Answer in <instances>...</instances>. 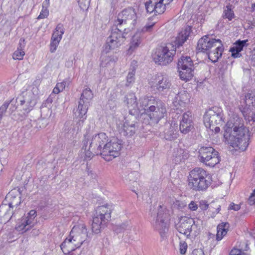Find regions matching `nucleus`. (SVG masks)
<instances>
[{
    "instance_id": "nucleus-10",
    "label": "nucleus",
    "mask_w": 255,
    "mask_h": 255,
    "mask_svg": "<svg viewBox=\"0 0 255 255\" xmlns=\"http://www.w3.org/2000/svg\"><path fill=\"white\" fill-rule=\"evenodd\" d=\"M200 161L207 166L214 167L219 163V153L211 146H202L199 150Z\"/></svg>"
},
{
    "instance_id": "nucleus-16",
    "label": "nucleus",
    "mask_w": 255,
    "mask_h": 255,
    "mask_svg": "<svg viewBox=\"0 0 255 255\" xmlns=\"http://www.w3.org/2000/svg\"><path fill=\"white\" fill-rule=\"evenodd\" d=\"M37 91V88L33 87L31 90H26L22 92V100L20 102L21 105L26 104L27 108L25 109L28 113L36 104V95L34 94Z\"/></svg>"
},
{
    "instance_id": "nucleus-45",
    "label": "nucleus",
    "mask_w": 255,
    "mask_h": 255,
    "mask_svg": "<svg viewBox=\"0 0 255 255\" xmlns=\"http://www.w3.org/2000/svg\"><path fill=\"white\" fill-rule=\"evenodd\" d=\"M82 229H81V238L84 239V240L81 242V246L83 244L86 240V238L88 237L87 229L85 228V226L84 225H81Z\"/></svg>"
},
{
    "instance_id": "nucleus-51",
    "label": "nucleus",
    "mask_w": 255,
    "mask_h": 255,
    "mask_svg": "<svg viewBox=\"0 0 255 255\" xmlns=\"http://www.w3.org/2000/svg\"><path fill=\"white\" fill-rule=\"evenodd\" d=\"M209 207V205L207 203V202L205 200H201L199 202V208L202 210H206Z\"/></svg>"
},
{
    "instance_id": "nucleus-26",
    "label": "nucleus",
    "mask_w": 255,
    "mask_h": 255,
    "mask_svg": "<svg viewBox=\"0 0 255 255\" xmlns=\"http://www.w3.org/2000/svg\"><path fill=\"white\" fill-rule=\"evenodd\" d=\"M25 46V39L23 38H21L19 39L17 50H15L13 53L12 58L13 59L18 60L23 59V56L25 55V52L24 51Z\"/></svg>"
},
{
    "instance_id": "nucleus-19",
    "label": "nucleus",
    "mask_w": 255,
    "mask_h": 255,
    "mask_svg": "<svg viewBox=\"0 0 255 255\" xmlns=\"http://www.w3.org/2000/svg\"><path fill=\"white\" fill-rule=\"evenodd\" d=\"M93 97V94L92 91L89 88H86L83 90L82 93L81 94V100H82L84 105L81 108V119H86V116H85L87 112L90 101Z\"/></svg>"
},
{
    "instance_id": "nucleus-36",
    "label": "nucleus",
    "mask_w": 255,
    "mask_h": 255,
    "mask_svg": "<svg viewBox=\"0 0 255 255\" xmlns=\"http://www.w3.org/2000/svg\"><path fill=\"white\" fill-rule=\"evenodd\" d=\"M165 126L168 128H169L168 130H166L164 131L165 138L167 140H172L177 138V136L176 130H174L169 123H166Z\"/></svg>"
},
{
    "instance_id": "nucleus-18",
    "label": "nucleus",
    "mask_w": 255,
    "mask_h": 255,
    "mask_svg": "<svg viewBox=\"0 0 255 255\" xmlns=\"http://www.w3.org/2000/svg\"><path fill=\"white\" fill-rule=\"evenodd\" d=\"M194 128V125L192 121L191 112L184 113L182 116L180 121L179 129L180 131L184 134H186Z\"/></svg>"
},
{
    "instance_id": "nucleus-34",
    "label": "nucleus",
    "mask_w": 255,
    "mask_h": 255,
    "mask_svg": "<svg viewBox=\"0 0 255 255\" xmlns=\"http://www.w3.org/2000/svg\"><path fill=\"white\" fill-rule=\"evenodd\" d=\"M73 238H70V239H66L65 240V241L61 244L60 247L61 250L63 251L64 253L65 254L66 253H71V255H75L74 252L76 251L75 249H71V250H65L66 248H70L72 246V241Z\"/></svg>"
},
{
    "instance_id": "nucleus-57",
    "label": "nucleus",
    "mask_w": 255,
    "mask_h": 255,
    "mask_svg": "<svg viewBox=\"0 0 255 255\" xmlns=\"http://www.w3.org/2000/svg\"><path fill=\"white\" fill-rule=\"evenodd\" d=\"M214 130H215V132L218 133L220 131V128L219 127H216L214 128Z\"/></svg>"
},
{
    "instance_id": "nucleus-8",
    "label": "nucleus",
    "mask_w": 255,
    "mask_h": 255,
    "mask_svg": "<svg viewBox=\"0 0 255 255\" xmlns=\"http://www.w3.org/2000/svg\"><path fill=\"white\" fill-rule=\"evenodd\" d=\"M152 225L154 229L158 232L162 240L166 238L169 226V219L161 205L158 206L156 218L153 220Z\"/></svg>"
},
{
    "instance_id": "nucleus-2",
    "label": "nucleus",
    "mask_w": 255,
    "mask_h": 255,
    "mask_svg": "<svg viewBox=\"0 0 255 255\" xmlns=\"http://www.w3.org/2000/svg\"><path fill=\"white\" fill-rule=\"evenodd\" d=\"M108 141V136L105 133L101 132L93 136L91 139L90 135L87 133L84 135L82 141V147L81 152L84 154V161H86V164H82L83 168H85V172L88 176L93 177L91 163L88 162L95 154L98 155L103 152V146Z\"/></svg>"
},
{
    "instance_id": "nucleus-40",
    "label": "nucleus",
    "mask_w": 255,
    "mask_h": 255,
    "mask_svg": "<svg viewBox=\"0 0 255 255\" xmlns=\"http://www.w3.org/2000/svg\"><path fill=\"white\" fill-rule=\"evenodd\" d=\"M223 16L224 18H228L231 20L234 17V13L232 10V5H227L224 9Z\"/></svg>"
},
{
    "instance_id": "nucleus-6",
    "label": "nucleus",
    "mask_w": 255,
    "mask_h": 255,
    "mask_svg": "<svg viewBox=\"0 0 255 255\" xmlns=\"http://www.w3.org/2000/svg\"><path fill=\"white\" fill-rule=\"evenodd\" d=\"M128 30L126 26L120 27V26H117L114 22L111 28V34L107 38L104 47L103 52L107 53L110 50L120 47L126 39Z\"/></svg>"
},
{
    "instance_id": "nucleus-32",
    "label": "nucleus",
    "mask_w": 255,
    "mask_h": 255,
    "mask_svg": "<svg viewBox=\"0 0 255 255\" xmlns=\"http://www.w3.org/2000/svg\"><path fill=\"white\" fill-rule=\"evenodd\" d=\"M178 68L194 67L193 61L189 56H182L177 63Z\"/></svg>"
},
{
    "instance_id": "nucleus-41",
    "label": "nucleus",
    "mask_w": 255,
    "mask_h": 255,
    "mask_svg": "<svg viewBox=\"0 0 255 255\" xmlns=\"http://www.w3.org/2000/svg\"><path fill=\"white\" fill-rule=\"evenodd\" d=\"M155 0H148V1L145 2V7L147 12L150 13L154 12V14L156 15L155 9Z\"/></svg>"
},
{
    "instance_id": "nucleus-5",
    "label": "nucleus",
    "mask_w": 255,
    "mask_h": 255,
    "mask_svg": "<svg viewBox=\"0 0 255 255\" xmlns=\"http://www.w3.org/2000/svg\"><path fill=\"white\" fill-rule=\"evenodd\" d=\"M113 206L109 204L98 206L95 210L92 224V231L98 234L110 221Z\"/></svg>"
},
{
    "instance_id": "nucleus-59",
    "label": "nucleus",
    "mask_w": 255,
    "mask_h": 255,
    "mask_svg": "<svg viewBox=\"0 0 255 255\" xmlns=\"http://www.w3.org/2000/svg\"><path fill=\"white\" fill-rule=\"evenodd\" d=\"M251 59L253 61L255 62V52L254 54H252Z\"/></svg>"
},
{
    "instance_id": "nucleus-7",
    "label": "nucleus",
    "mask_w": 255,
    "mask_h": 255,
    "mask_svg": "<svg viewBox=\"0 0 255 255\" xmlns=\"http://www.w3.org/2000/svg\"><path fill=\"white\" fill-rule=\"evenodd\" d=\"M241 105L239 106V109L242 113L247 123L251 126H255V111L251 109L249 104L252 103L253 106L255 107V96L252 93H247L244 98L243 103L241 102Z\"/></svg>"
},
{
    "instance_id": "nucleus-27",
    "label": "nucleus",
    "mask_w": 255,
    "mask_h": 255,
    "mask_svg": "<svg viewBox=\"0 0 255 255\" xmlns=\"http://www.w3.org/2000/svg\"><path fill=\"white\" fill-rule=\"evenodd\" d=\"M126 100L124 102L126 103L128 107L130 108V110H133L138 112L139 108L138 102L137 101V99L133 93H129L125 97Z\"/></svg>"
},
{
    "instance_id": "nucleus-60",
    "label": "nucleus",
    "mask_w": 255,
    "mask_h": 255,
    "mask_svg": "<svg viewBox=\"0 0 255 255\" xmlns=\"http://www.w3.org/2000/svg\"><path fill=\"white\" fill-rule=\"evenodd\" d=\"M220 206L219 205V207L216 209L217 212L218 213L220 211Z\"/></svg>"
},
{
    "instance_id": "nucleus-4",
    "label": "nucleus",
    "mask_w": 255,
    "mask_h": 255,
    "mask_svg": "<svg viewBox=\"0 0 255 255\" xmlns=\"http://www.w3.org/2000/svg\"><path fill=\"white\" fill-rule=\"evenodd\" d=\"M188 185L190 189L196 192H205L212 183L211 175L207 171L200 167L191 170L188 177Z\"/></svg>"
},
{
    "instance_id": "nucleus-3",
    "label": "nucleus",
    "mask_w": 255,
    "mask_h": 255,
    "mask_svg": "<svg viewBox=\"0 0 255 255\" xmlns=\"http://www.w3.org/2000/svg\"><path fill=\"white\" fill-rule=\"evenodd\" d=\"M191 31V27L187 26L178 34L172 43H168L164 47L157 48L153 57L155 62L161 65H166L171 63L176 48L181 46L187 40Z\"/></svg>"
},
{
    "instance_id": "nucleus-58",
    "label": "nucleus",
    "mask_w": 255,
    "mask_h": 255,
    "mask_svg": "<svg viewBox=\"0 0 255 255\" xmlns=\"http://www.w3.org/2000/svg\"><path fill=\"white\" fill-rule=\"evenodd\" d=\"M165 3V4H167L168 5L173 0H162Z\"/></svg>"
},
{
    "instance_id": "nucleus-29",
    "label": "nucleus",
    "mask_w": 255,
    "mask_h": 255,
    "mask_svg": "<svg viewBox=\"0 0 255 255\" xmlns=\"http://www.w3.org/2000/svg\"><path fill=\"white\" fill-rule=\"evenodd\" d=\"M190 98L189 94L186 91L182 90L176 95L175 97L176 101L175 102H178V104L181 107H184L186 104L189 101Z\"/></svg>"
},
{
    "instance_id": "nucleus-11",
    "label": "nucleus",
    "mask_w": 255,
    "mask_h": 255,
    "mask_svg": "<svg viewBox=\"0 0 255 255\" xmlns=\"http://www.w3.org/2000/svg\"><path fill=\"white\" fill-rule=\"evenodd\" d=\"M121 148V141L117 138H113L103 146L101 156L106 161H111L120 155Z\"/></svg>"
},
{
    "instance_id": "nucleus-30",
    "label": "nucleus",
    "mask_w": 255,
    "mask_h": 255,
    "mask_svg": "<svg viewBox=\"0 0 255 255\" xmlns=\"http://www.w3.org/2000/svg\"><path fill=\"white\" fill-rule=\"evenodd\" d=\"M181 79L187 81L193 76L194 67L178 68Z\"/></svg>"
},
{
    "instance_id": "nucleus-25",
    "label": "nucleus",
    "mask_w": 255,
    "mask_h": 255,
    "mask_svg": "<svg viewBox=\"0 0 255 255\" xmlns=\"http://www.w3.org/2000/svg\"><path fill=\"white\" fill-rule=\"evenodd\" d=\"M223 51L224 47L222 42L218 44V45L215 47V50H211L207 53L209 59L213 63L216 62L222 56Z\"/></svg>"
},
{
    "instance_id": "nucleus-20",
    "label": "nucleus",
    "mask_w": 255,
    "mask_h": 255,
    "mask_svg": "<svg viewBox=\"0 0 255 255\" xmlns=\"http://www.w3.org/2000/svg\"><path fill=\"white\" fill-rule=\"evenodd\" d=\"M64 32V31L63 28L62 24L61 23L58 24L55 28V30L52 34L51 38L50 50L52 53L54 52L56 50V48L59 43V42L62 39V35L63 34Z\"/></svg>"
},
{
    "instance_id": "nucleus-31",
    "label": "nucleus",
    "mask_w": 255,
    "mask_h": 255,
    "mask_svg": "<svg viewBox=\"0 0 255 255\" xmlns=\"http://www.w3.org/2000/svg\"><path fill=\"white\" fill-rule=\"evenodd\" d=\"M229 227L228 223H222L219 224L217 228L216 240L218 241H221L227 234Z\"/></svg>"
},
{
    "instance_id": "nucleus-64",
    "label": "nucleus",
    "mask_w": 255,
    "mask_h": 255,
    "mask_svg": "<svg viewBox=\"0 0 255 255\" xmlns=\"http://www.w3.org/2000/svg\"><path fill=\"white\" fill-rule=\"evenodd\" d=\"M255 7V3L253 5V6H252V7H253V8H254V7Z\"/></svg>"
},
{
    "instance_id": "nucleus-63",
    "label": "nucleus",
    "mask_w": 255,
    "mask_h": 255,
    "mask_svg": "<svg viewBox=\"0 0 255 255\" xmlns=\"http://www.w3.org/2000/svg\"><path fill=\"white\" fill-rule=\"evenodd\" d=\"M43 121V120H38V122H39V123H40L41 122H42Z\"/></svg>"
},
{
    "instance_id": "nucleus-49",
    "label": "nucleus",
    "mask_w": 255,
    "mask_h": 255,
    "mask_svg": "<svg viewBox=\"0 0 255 255\" xmlns=\"http://www.w3.org/2000/svg\"><path fill=\"white\" fill-rule=\"evenodd\" d=\"M116 95V94L115 93H113V94L112 95V96L113 97L108 101V105H109V106L111 109H114V108L116 106V104L115 103V100L116 95Z\"/></svg>"
},
{
    "instance_id": "nucleus-14",
    "label": "nucleus",
    "mask_w": 255,
    "mask_h": 255,
    "mask_svg": "<svg viewBox=\"0 0 255 255\" xmlns=\"http://www.w3.org/2000/svg\"><path fill=\"white\" fill-rule=\"evenodd\" d=\"M166 113L164 104L159 100H155L153 105L148 108L147 114L150 119L154 120L157 123L163 118Z\"/></svg>"
},
{
    "instance_id": "nucleus-24",
    "label": "nucleus",
    "mask_w": 255,
    "mask_h": 255,
    "mask_svg": "<svg viewBox=\"0 0 255 255\" xmlns=\"http://www.w3.org/2000/svg\"><path fill=\"white\" fill-rule=\"evenodd\" d=\"M156 100L153 97L144 96L141 97L138 101L139 110L137 112H140L142 111L147 114L148 108L150 106L153 105Z\"/></svg>"
},
{
    "instance_id": "nucleus-37",
    "label": "nucleus",
    "mask_w": 255,
    "mask_h": 255,
    "mask_svg": "<svg viewBox=\"0 0 255 255\" xmlns=\"http://www.w3.org/2000/svg\"><path fill=\"white\" fill-rule=\"evenodd\" d=\"M167 5L168 4H165L164 2L162 0H159V1L155 0V9L156 15L163 13L165 10Z\"/></svg>"
},
{
    "instance_id": "nucleus-21",
    "label": "nucleus",
    "mask_w": 255,
    "mask_h": 255,
    "mask_svg": "<svg viewBox=\"0 0 255 255\" xmlns=\"http://www.w3.org/2000/svg\"><path fill=\"white\" fill-rule=\"evenodd\" d=\"M20 189L11 190L6 196L5 201L7 202L9 208L18 206L21 203Z\"/></svg>"
},
{
    "instance_id": "nucleus-47",
    "label": "nucleus",
    "mask_w": 255,
    "mask_h": 255,
    "mask_svg": "<svg viewBox=\"0 0 255 255\" xmlns=\"http://www.w3.org/2000/svg\"><path fill=\"white\" fill-rule=\"evenodd\" d=\"M43 104L42 105V107L41 109V112L42 115H43L44 119L46 118L48 116L51 115V111L49 108H47L43 106Z\"/></svg>"
},
{
    "instance_id": "nucleus-61",
    "label": "nucleus",
    "mask_w": 255,
    "mask_h": 255,
    "mask_svg": "<svg viewBox=\"0 0 255 255\" xmlns=\"http://www.w3.org/2000/svg\"><path fill=\"white\" fill-rule=\"evenodd\" d=\"M51 102H52L51 99H48L46 100V102H47V103H49H49H51Z\"/></svg>"
},
{
    "instance_id": "nucleus-54",
    "label": "nucleus",
    "mask_w": 255,
    "mask_h": 255,
    "mask_svg": "<svg viewBox=\"0 0 255 255\" xmlns=\"http://www.w3.org/2000/svg\"><path fill=\"white\" fill-rule=\"evenodd\" d=\"M193 255H204V253L202 250L200 249L194 251Z\"/></svg>"
},
{
    "instance_id": "nucleus-22",
    "label": "nucleus",
    "mask_w": 255,
    "mask_h": 255,
    "mask_svg": "<svg viewBox=\"0 0 255 255\" xmlns=\"http://www.w3.org/2000/svg\"><path fill=\"white\" fill-rule=\"evenodd\" d=\"M137 123L126 120L124 123L120 133L124 136H130L133 135L137 128Z\"/></svg>"
},
{
    "instance_id": "nucleus-33",
    "label": "nucleus",
    "mask_w": 255,
    "mask_h": 255,
    "mask_svg": "<svg viewBox=\"0 0 255 255\" xmlns=\"http://www.w3.org/2000/svg\"><path fill=\"white\" fill-rule=\"evenodd\" d=\"M136 64L137 62L135 60H133L131 63L130 68L129 69L130 71H129L127 77L126 86H129L130 84L132 83L134 81V75L137 66Z\"/></svg>"
},
{
    "instance_id": "nucleus-62",
    "label": "nucleus",
    "mask_w": 255,
    "mask_h": 255,
    "mask_svg": "<svg viewBox=\"0 0 255 255\" xmlns=\"http://www.w3.org/2000/svg\"><path fill=\"white\" fill-rule=\"evenodd\" d=\"M246 250H247V249H249V247H248V244H246Z\"/></svg>"
},
{
    "instance_id": "nucleus-39",
    "label": "nucleus",
    "mask_w": 255,
    "mask_h": 255,
    "mask_svg": "<svg viewBox=\"0 0 255 255\" xmlns=\"http://www.w3.org/2000/svg\"><path fill=\"white\" fill-rule=\"evenodd\" d=\"M69 84L68 80H64L62 82L58 83L55 87L53 90V93L54 94H58L63 91L66 87L68 86Z\"/></svg>"
},
{
    "instance_id": "nucleus-13",
    "label": "nucleus",
    "mask_w": 255,
    "mask_h": 255,
    "mask_svg": "<svg viewBox=\"0 0 255 255\" xmlns=\"http://www.w3.org/2000/svg\"><path fill=\"white\" fill-rule=\"evenodd\" d=\"M137 15L135 10L132 7H128L120 12L117 19L115 21L117 26L120 27L125 26L126 24H130L133 26L136 23Z\"/></svg>"
},
{
    "instance_id": "nucleus-17",
    "label": "nucleus",
    "mask_w": 255,
    "mask_h": 255,
    "mask_svg": "<svg viewBox=\"0 0 255 255\" xmlns=\"http://www.w3.org/2000/svg\"><path fill=\"white\" fill-rule=\"evenodd\" d=\"M171 85V82L167 76L158 75L154 79L152 87L158 92H163L168 90Z\"/></svg>"
},
{
    "instance_id": "nucleus-44",
    "label": "nucleus",
    "mask_w": 255,
    "mask_h": 255,
    "mask_svg": "<svg viewBox=\"0 0 255 255\" xmlns=\"http://www.w3.org/2000/svg\"><path fill=\"white\" fill-rule=\"evenodd\" d=\"M10 102V101H5L0 107V120L2 119L3 114L6 112Z\"/></svg>"
},
{
    "instance_id": "nucleus-1",
    "label": "nucleus",
    "mask_w": 255,
    "mask_h": 255,
    "mask_svg": "<svg viewBox=\"0 0 255 255\" xmlns=\"http://www.w3.org/2000/svg\"><path fill=\"white\" fill-rule=\"evenodd\" d=\"M249 130L246 128L242 118L233 114L225 127L224 136L233 147L245 151L249 145Z\"/></svg>"
},
{
    "instance_id": "nucleus-50",
    "label": "nucleus",
    "mask_w": 255,
    "mask_h": 255,
    "mask_svg": "<svg viewBox=\"0 0 255 255\" xmlns=\"http://www.w3.org/2000/svg\"><path fill=\"white\" fill-rule=\"evenodd\" d=\"M230 255H247V254L240 249H234L231 251Z\"/></svg>"
},
{
    "instance_id": "nucleus-53",
    "label": "nucleus",
    "mask_w": 255,
    "mask_h": 255,
    "mask_svg": "<svg viewBox=\"0 0 255 255\" xmlns=\"http://www.w3.org/2000/svg\"><path fill=\"white\" fill-rule=\"evenodd\" d=\"M189 208L191 210L196 211L198 209V205L194 201H191L189 204Z\"/></svg>"
},
{
    "instance_id": "nucleus-55",
    "label": "nucleus",
    "mask_w": 255,
    "mask_h": 255,
    "mask_svg": "<svg viewBox=\"0 0 255 255\" xmlns=\"http://www.w3.org/2000/svg\"><path fill=\"white\" fill-rule=\"evenodd\" d=\"M49 1L50 0H45L42 3V7H43V8L48 7L50 4Z\"/></svg>"
},
{
    "instance_id": "nucleus-23",
    "label": "nucleus",
    "mask_w": 255,
    "mask_h": 255,
    "mask_svg": "<svg viewBox=\"0 0 255 255\" xmlns=\"http://www.w3.org/2000/svg\"><path fill=\"white\" fill-rule=\"evenodd\" d=\"M248 40H238L234 44V46L230 48V51L231 52L232 56L234 58H239L242 56L241 52L243 50L245 46H248Z\"/></svg>"
},
{
    "instance_id": "nucleus-9",
    "label": "nucleus",
    "mask_w": 255,
    "mask_h": 255,
    "mask_svg": "<svg viewBox=\"0 0 255 255\" xmlns=\"http://www.w3.org/2000/svg\"><path fill=\"white\" fill-rule=\"evenodd\" d=\"M176 229L180 233L184 235L187 238L195 237L198 234L197 226L191 218L181 217L176 225Z\"/></svg>"
},
{
    "instance_id": "nucleus-52",
    "label": "nucleus",
    "mask_w": 255,
    "mask_h": 255,
    "mask_svg": "<svg viewBox=\"0 0 255 255\" xmlns=\"http://www.w3.org/2000/svg\"><path fill=\"white\" fill-rule=\"evenodd\" d=\"M240 208H241V207H240V205L235 204L234 203H232L230 205V206L228 208V209L229 210H233L234 211H238L240 209Z\"/></svg>"
},
{
    "instance_id": "nucleus-48",
    "label": "nucleus",
    "mask_w": 255,
    "mask_h": 255,
    "mask_svg": "<svg viewBox=\"0 0 255 255\" xmlns=\"http://www.w3.org/2000/svg\"><path fill=\"white\" fill-rule=\"evenodd\" d=\"M49 14V10L47 9V7H42V9L40 13V14L38 16V19H42L47 17V16Z\"/></svg>"
},
{
    "instance_id": "nucleus-35",
    "label": "nucleus",
    "mask_w": 255,
    "mask_h": 255,
    "mask_svg": "<svg viewBox=\"0 0 255 255\" xmlns=\"http://www.w3.org/2000/svg\"><path fill=\"white\" fill-rule=\"evenodd\" d=\"M141 42V38L140 34L136 33L132 37L131 41L128 48L129 52H132L134 49L137 48Z\"/></svg>"
},
{
    "instance_id": "nucleus-56",
    "label": "nucleus",
    "mask_w": 255,
    "mask_h": 255,
    "mask_svg": "<svg viewBox=\"0 0 255 255\" xmlns=\"http://www.w3.org/2000/svg\"><path fill=\"white\" fill-rule=\"evenodd\" d=\"M80 107V101L78 102V108L76 110V111L75 112V110H73V112L74 113V114L75 115V116H80V110H79V108Z\"/></svg>"
},
{
    "instance_id": "nucleus-12",
    "label": "nucleus",
    "mask_w": 255,
    "mask_h": 255,
    "mask_svg": "<svg viewBox=\"0 0 255 255\" xmlns=\"http://www.w3.org/2000/svg\"><path fill=\"white\" fill-rule=\"evenodd\" d=\"M223 122L222 110L217 107L209 109L204 116V123L207 128H211L215 125H222Z\"/></svg>"
},
{
    "instance_id": "nucleus-46",
    "label": "nucleus",
    "mask_w": 255,
    "mask_h": 255,
    "mask_svg": "<svg viewBox=\"0 0 255 255\" xmlns=\"http://www.w3.org/2000/svg\"><path fill=\"white\" fill-rule=\"evenodd\" d=\"M187 244L185 242H180L179 244V251L182 255H184L187 249Z\"/></svg>"
},
{
    "instance_id": "nucleus-43",
    "label": "nucleus",
    "mask_w": 255,
    "mask_h": 255,
    "mask_svg": "<svg viewBox=\"0 0 255 255\" xmlns=\"http://www.w3.org/2000/svg\"><path fill=\"white\" fill-rule=\"evenodd\" d=\"M36 217V211L34 210H31L27 214L26 216L24 217L31 223L34 224V221L35 217Z\"/></svg>"
},
{
    "instance_id": "nucleus-38",
    "label": "nucleus",
    "mask_w": 255,
    "mask_h": 255,
    "mask_svg": "<svg viewBox=\"0 0 255 255\" xmlns=\"http://www.w3.org/2000/svg\"><path fill=\"white\" fill-rule=\"evenodd\" d=\"M153 20L154 18L153 17L148 19V21L141 29L142 32H150L153 31V27L156 23V21H153Z\"/></svg>"
},
{
    "instance_id": "nucleus-28",
    "label": "nucleus",
    "mask_w": 255,
    "mask_h": 255,
    "mask_svg": "<svg viewBox=\"0 0 255 255\" xmlns=\"http://www.w3.org/2000/svg\"><path fill=\"white\" fill-rule=\"evenodd\" d=\"M24 217H23L19 222L17 223L15 229L22 233L26 232L27 231L30 229L34 225L33 224L31 223L26 219Z\"/></svg>"
},
{
    "instance_id": "nucleus-42",
    "label": "nucleus",
    "mask_w": 255,
    "mask_h": 255,
    "mask_svg": "<svg viewBox=\"0 0 255 255\" xmlns=\"http://www.w3.org/2000/svg\"><path fill=\"white\" fill-rule=\"evenodd\" d=\"M101 59L102 62L101 65L102 67H106L108 64H110V63H115L117 60V58H115L114 57L109 56L107 57H105L104 55L102 56Z\"/></svg>"
},
{
    "instance_id": "nucleus-15",
    "label": "nucleus",
    "mask_w": 255,
    "mask_h": 255,
    "mask_svg": "<svg viewBox=\"0 0 255 255\" xmlns=\"http://www.w3.org/2000/svg\"><path fill=\"white\" fill-rule=\"evenodd\" d=\"M220 43H221L220 39H216L212 38L211 36H210L209 35H207L198 40L197 48L199 51L207 54L211 50L212 48L215 47L218 45V44Z\"/></svg>"
}]
</instances>
